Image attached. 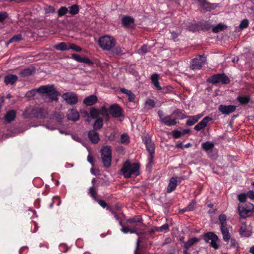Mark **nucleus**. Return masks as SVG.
<instances>
[{"instance_id":"1","label":"nucleus","mask_w":254,"mask_h":254,"mask_svg":"<svg viewBox=\"0 0 254 254\" xmlns=\"http://www.w3.org/2000/svg\"><path fill=\"white\" fill-rule=\"evenodd\" d=\"M49 114L47 109L40 107H35L33 109L28 107L25 109L23 113L24 118H36L38 119H45Z\"/></svg>"},{"instance_id":"2","label":"nucleus","mask_w":254,"mask_h":254,"mask_svg":"<svg viewBox=\"0 0 254 254\" xmlns=\"http://www.w3.org/2000/svg\"><path fill=\"white\" fill-rule=\"evenodd\" d=\"M139 169L137 163L131 164L128 161H126L121 169V172L125 178H129L131 175H138Z\"/></svg>"},{"instance_id":"3","label":"nucleus","mask_w":254,"mask_h":254,"mask_svg":"<svg viewBox=\"0 0 254 254\" xmlns=\"http://www.w3.org/2000/svg\"><path fill=\"white\" fill-rule=\"evenodd\" d=\"M38 91L39 93L47 95L52 100L57 101L58 99L59 92L53 85L41 86L38 88Z\"/></svg>"},{"instance_id":"4","label":"nucleus","mask_w":254,"mask_h":254,"mask_svg":"<svg viewBox=\"0 0 254 254\" xmlns=\"http://www.w3.org/2000/svg\"><path fill=\"white\" fill-rule=\"evenodd\" d=\"M101 159L104 166L109 168L111 166L112 161V150L110 146H103L101 149Z\"/></svg>"},{"instance_id":"5","label":"nucleus","mask_w":254,"mask_h":254,"mask_svg":"<svg viewBox=\"0 0 254 254\" xmlns=\"http://www.w3.org/2000/svg\"><path fill=\"white\" fill-rule=\"evenodd\" d=\"M99 44L103 50L110 51L115 46L116 41L112 37L104 36L99 38Z\"/></svg>"},{"instance_id":"6","label":"nucleus","mask_w":254,"mask_h":254,"mask_svg":"<svg viewBox=\"0 0 254 254\" xmlns=\"http://www.w3.org/2000/svg\"><path fill=\"white\" fill-rule=\"evenodd\" d=\"M206 59L203 55H198L192 60L190 68L193 70L200 69L206 62Z\"/></svg>"},{"instance_id":"7","label":"nucleus","mask_w":254,"mask_h":254,"mask_svg":"<svg viewBox=\"0 0 254 254\" xmlns=\"http://www.w3.org/2000/svg\"><path fill=\"white\" fill-rule=\"evenodd\" d=\"M227 217L224 214L220 215L219 220L221 224V231L223 235V238H230L231 236L229 232V227L227 225Z\"/></svg>"},{"instance_id":"8","label":"nucleus","mask_w":254,"mask_h":254,"mask_svg":"<svg viewBox=\"0 0 254 254\" xmlns=\"http://www.w3.org/2000/svg\"><path fill=\"white\" fill-rule=\"evenodd\" d=\"M120 224L122 226L121 230L124 233H137L141 228L145 226L144 224L143 225H137V223L129 224L127 226H124L121 221Z\"/></svg>"},{"instance_id":"9","label":"nucleus","mask_w":254,"mask_h":254,"mask_svg":"<svg viewBox=\"0 0 254 254\" xmlns=\"http://www.w3.org/2000/svg\"><path fill=\"white\" fill-rule=\"evenodd\" d=\"M158 115L160 118V121L168 126H174L177 124L175 118L172 117V114L170 116H165L163 112L161 110L158 111Z\"/></svg>"},{"instance_id":"10","label":"nucleus","mask_w":254,"mask_h":254,"mask_svg":"<svg viewBox=\"0 0 254 254\" xmlns=\"http://www.w3.org/2000/svg\"><path fill=\"white\" fill-rule=\"evenodd\" d=\"M254 208V205L250 202L247 203L245 205H239L238 211L239 215L242 218H246L248 216Z\"/></svg>"},{"instance_id":"11","label":"nucleus","mask_w":254,"mask_h":254,"mask_svg":"<svg viewBox=\"0 0 254 254\" xmlns=\"http://www.w3.org/2000/svg\"><path fill=\"white\" fill-rule=\"evenodd\" d=\"M208 81L212 84L222 83L224 84L230 82V79L227 76L224 74H217L213 75L209 78Z\"/></svg>"},{"instance_id":"12","label":"nucleus","mask_w":254,"mask_h":254,"mask_svg":"<svg viewBox=\"0 0 254 254\" xmlns=\"http://www.w3.org/2000/svg\"><path fill=\"white\" fill-rule=\"evenodd\" d=\"M62 98L69 105H74L78 102V98L76 95L73 92H66L62 96Z\"/></svg>"},{"instance_id":"13","label":"nucleus","mask_w":254,"mask_h":254,"mask_svg":"<svg viewBox=\"0 0 254 254\" xmlns=\"http://www.w3.org/2000/svg\"><path fill=\"white\" fill-rule=\"evenodd\" d=\"M239 232L242 237H250L252 235V228L250 225H248L246 222H244L242 223Z\"/></svg>"},{"instance_id":"14","label":"nucleus","mask_w":254,"mask_h":254,"mask_svg":"<svg viewBox=\"0 0 254 254\" xmlns=\"http://www.w3.org/2000/svg\"><path fill=\"white\" fill-rule=\"evenodd\" d=\"M144 239H137L134 254H145L144 250L147 247V244L144 242Z\"/></svg>"},{"instance_id":"15","label":"nucleus","mask_w":254,"mask_h":254,"mask_svg":"<svg viewBox=\"0 0 254 254\" xmlns=\"http://www.w3.org/2000/svg\"><path fill=\"white\" fill-rule=\"evenodd\" d=\"M110 114L114 118L123 117V110L122 108L117 104L110 106L109 108Z\"/></svg>"},{"instance_id":"16","label":"nucleus","mask_w":254,"mask_h":254,"mask_svg":"<svg viewBox=\"0 0 254 254\" xmlns=\"http://www.w3.org/2000/svg\"><path fill=\"white\" fill-rule=\"evenodd\" d=\"M143 140L145 144L146 149L149 153H154L155 145L148 135L144 136Z\"/></svg>"},{"instance_id":"17","label":"nucleus","mask_w":254,"mask_h":254,"mask_svg":"<svg viewBox=\"0 0 254 254\" xmlns=\"http://www.w3.org/2000/svg\"><path fill=\"white\" fill-rule=\"evenodd\" d=\"M236 106L235 105H220L219 107V110L223 114L229 115L235 112Z\"/></svg>"},{"instance_id":"18","label":"nucleus","mask_w":254,"mask_h":254,"mask_svg":"<svg viewBox=\"0 0 254 254\" xmlns=\"http://www.w3.org/2000/svg\"><path fill=\"white\" fill-rule=\"evenodd\" d=\"M123 25L126 28H132L134 25V18L127 15H124L121 19Z\"/></svg>"},{"instance_id":"19","label":"nucleus","mask_w":254,"mask_h":254,"mask_svg":"<svg viewBox=\"0 0 254 254\" xmlns=\"http://www.w3.org/2000/svg\"><path fill=\"white\" fill-rule=\"evenodd\" d=\"M169 231V225L168 224H165L160 227H152L148 230V232L150 234H154L156 232L166 233Z\"/></svg>"},{"instance_id":"20","label":"nucleus","mask_w":254,"mask_h":254,"mask_svg":"<svg viewBox=\"0 0 254 254\" xmlns=\"http://www.w3.org/2000/svg\"><path fill=\"white\" fill-rule=\"evenodd\" d=\"M67 119L72 121H76L79 120V114L75 109L69 110L67 113Z\"/></svg>"},{"instance_id":"21","label":"nucleus","mask_w":254,"mask_h":254,"mask_svg":"<svg viewBox=\"0 0 254 254\" xmlns=\"http://www.w3.org/2000/svg\"><path fill=\"white\" fill-rule=\"evenodd\" d=\"M16 115V112L14 110H9L6 112L4 116L5 122L9 123L14 120Z\"/></svg>"},{"instance_id":"22","label":"nucleus","mask_w":254,"mask_h":254,"mask_svg":"<svg viewBox=\"0 0 254 254\" xmlns=\"http://www.w3.org/2000/svg\"><path fill=\"white\" fill-rule=\"evenodd\" d=\"M211 120V118L209 117H205L194 127V129L196 130H200L204 128L207 126V123Z\"/></svg>"},{"instance_id":"23","label":"nucleus","mask_w":254,"mask_h":254,"mask_svg":"<svg viewBox=\"0 0 254 254\" xmlns=\"http://www.w3.org/2000/svg\"><path fill=\"white\" fill-rule=\"evenodd\" d=\"M71 57L73 59L79 63L86 64H92V62L88 58L86 57H82L80 55L76 54H72Z\"/></svg>"},{"instance_id":"24","label":"nucleus","mask_w":254,"mask_h":254,"mask_svg":"<svg viewBox=\"0 0 254 254\" xmlns=\"http://www.w3.org/2000/svg\"><path fill=\"white\" fill-rule=\"evenodd\" d=\"M98 99L96 96L92 95L86 97L83 100V103L86 106H92L97 102Z\"/></svg>"},{"instance_id":"25","label":"nucleus","mask_w":254,"mask_h":254,"mask_svg":"<svg viewBox=\"0 0 254 254\" xmlns=\"http://www.w3.org/2000/svg\"><path fill=\"white\" fill-rule=\"evenodd\" d=\"M177 186V178L173 177L170 180L169 185L167 189V192H171L174 190Z\"/></svg>"},{"instance_id":"26","label":"nucleus","mask_w":254,"mask_h":254,"mask_svg":"<svg viewBox=\"0 0 254 254\" xmlns=\"http://www.w3.org/2000/svg\"><path fill=\"white\" fill-rule=\"evenodd\" d=\"M88 137L90 140L93 143H97L99 140V135L94 130L89 131Z\"/></svg>"},{"instance_id":"27","label":"nucleus","mask_w":254,"mask_h":254,"mask_svg":"<svg viewBox=\"0 0 254 254\" xmlns=\"http://www.w3.org/2000/svg\"><path fill=\"white\" fill-rule=\"evenodd\" d=\"M17 80V77L15 75L10 74L4 77V82L6 84H13Z\"/></svg>"},{"instance_id":"28","label":"nucleus","mask_w":254,"mask_h":254,"mask_svg":"<svg viewBox=\"0 0 254 254\" xmlns=\"http://www.w3.org/2000/svg\"><path fill=\"white\" fill-rule=\"evenodd\" d=\"M159 76L157 74H153L151 76V79L152 83L154 84L155 88L157 90H161L162 89L161 87L159 85L158 82Z\"/></svg>"},{"instance_id":"29","label":"nucleus","mask_w":254,"mask_h":254,"mask_svg":"<svg viewBox=\"0 0 254 254\" xmlns=\"http://www.w3.org/2000/svg\"><path fill=\"white\" fill-rule=\"evenodd\" d=\"M128 224L137 223V225H143L142 219L139 216H135L127 220Z\"/></svg>"},{"instance_id":"30","label":"nucleus","mask_w":254,"mask_h":254,"mask_svg":"<svg viewBox=\"0 0 254 254\" xmlns=\"http://www.w3.org/2000/svg\"><path fill=\"white\" fill-rule=\"evenodd\" d=\"M175 118L176 121L177 119H183L187 117L183 113V112L180 110H176L172 113V117Z\"/></svg>"},{"instance_id":"31","label":"nucleus","mask_w":254,"mask_h":254,"mask_svg":"<svg viewBox=\"0 0 254 254\" xmlns=\"http://www.w3.org/2000/svg\"><path fill=\"white\" fill-rule=\"evenodd\" d=\"M69 43L61 42L55 46V48L59 51H63L69 50Z\"/></svg>"},{"instance_id":"32","label":"nucleus","mask_w":254,"mask_h":254,"mask_svg":"<svg viewBox=\"0 0 254 254\" xmlns=\"http://www.w3.org/2000/svg\"><path fill=\"white\" fill-rule=\"evenodd\" d=\"M202 8L205 9L206 11H209L211 7L209 6V4L207 3L205 0H193Z\"/></svg>"},{"instance_id":"33","label":"nucleus","mask_w":254,"mask_h":254,"mask_svg":"<svg viewBox=\"0 0 254 254\" xmlns=\"http://www.w3.org/2000/svg\"><path fill=\"white\" fill-rule=\"evenodd\" d=\"M237 100L241 104L245 105L248 103L250 101V98L248 96H239L237 97Z\"/></svg>"},{"instance_id":"34","label":"nucleus","mask_w":254,"mask_h":254,"mask_svg":"<svg viewBox=\"0 0 254 254\" xmlns=\"http://www.w3.org/2000/svg\"><path fill=\"white\" fill-rule=\"evenodd\" d=\"M103 125V119L101 118H97L93 125L94 129H99L102 127Z\"/></svg>"},{"instance_id":"35","label":"nucleus","mask_w":254,"mask_h":254,"mask_svg":"<svg viewBox=\"0 0 254 254\" xmlns=\"http://www.w3.org/2000/svg\"><path fill=\"white\" fill-rule=\"evenodd\" d=\"M210 239H205L206 243H208V241ZM211 242L210 243V246L215 250H218L219 248V239H210Z\"/></svg>"},{"instance_id":"36","label":"nucleus","mask_w":254,"mask_h":254,"mask_svg":"<svg viewBox=\"0 0 254 254\" xmlns=\"http://www.w3.org/2000/svg\"><path fill=\"white\" fill-rule=\"evenodd\" d=\"M32 70L29 68L21 70L19 72V74L22 77L28 76L32 74Z\"/></svg>"},{"instance_id":"37","label":"nucleus","mask_w":254,"mask_h":254,"mask_svg":"<svg viewBox=\"0 0 254 254\" xmlns=\"http://www.w3.org/2000/svg\"><path fill=\"white\" fill-rule=\"evenodd\" d=\"M226 27H227V26L220 23L212 28V31L214 33H216L220 31H223L224 29H226Z\"/></svg>"},{"instance_id":"38","label":"nucleus","mask_w":254,"mask_h":254,"mask_svg":"<svg viewBox=\"0 0 254 254\" xmlns=\"http://www.w3.org/2000/svg\"><path fill=\"white\" fill-rule=\"evenodd\" d=\"M79 12V7L77 4H73L69 7V12L72 15H75Z\"/></svg>"},{"instance_id":"39","label":"nucleus","mask_w":254,"mask_h":254,"mask_svg":"<svg viewBox=\"0 0 254 254\" xmlns=\"http://www.w3.org/2000/svg\"><path fill=\"white\" fill-rule=\"evenodd\" d=\"M202 147L206 151H208L214 147V144L212 142L206 141L202 144Z\"/></svg>"},{"instance_id":"40","label":"nucleus","mask_w":254,"mask_h":254,"mask_svg":"<svg viewBox=\"0 0 254 254\" xmlns=\"http://www.w3.org/2000/svg\"><path fill=\"white\" fill-rule=\"evenodd\" d=\"M64 117V114L59 113H55L53 115V119L56 120L59 123L62 122Z\"/></svg>"},{"instance_id":"41","label":"nucleus","mask_w":254,"mask_h":254,"mask_svg":"<svg viewBox=\"0 0 254 254\" xmlns=\"http://www.w3.org/2000/svg\"><path fill=\"white\" fill-rule=\"evenodd\" d=\"M99 110V115H101L109 119V113L108 109L104 106L102 107Z\"/></svg>"},{"instance_id":"42","label":"nucleus","mask_w":254,"mask_h":254,"mask_svg":"<svg viewBox=\"0 0 254 254\" xmlns=\"http://www.w3.org/2000/svg\"><path fill=\"white\" fill-rule=\"evenodd\" d=\"M199 239H189L188 242L185 245V248L188 250L195 243L197 242Z\"/></svg>"},{"instance_id":"43","label":"nucleus","mask_w":254,"mask_h":254,"mask_svg":"<svg viewBox=\"0 0 254 254\" xmlns=\"http://www.w3.org/2000/svg\"><path fill=\"white\" fill-rule=\"evenodd\" d=\"M68 11V8L65 6L61 7L58 10V15L59 17H61L64 15Z\"/></svg>"},{"instance_id":"44","label":"nucleus","mask_w":254,"mask_h":254,"mask_svg":"<svg viewBox=\"0 0 254 254\" xmlns=\"http://www.w3.org/2000/svg\"><path fill=\"white\" fill-rule=\"evenodd\" d=\"M90 115L92 118L96 119L99 115V110L95 108H92L90 110Z\"/></svg>"},{"instance_id":"45","label":"nucleus","mask_w":254,"mask_h":254,"mask_svg":"<svg viewBox=\"0 0 254 254\" xmlns=\"http://www.w3.org/2000/svg\"><path fill=\"white\" fill-rule=\"evenodd\" d=\"M145 106L148 109H152L155 107V102L152 99H148L145 102Z\"/></svg>"},{"instance_id":"46","label":"nucleus","mask_w":254,"mask_h":254,"mask_svg":"<svg viewBox=\"0 0 254 254\" xmlns=\"http://www.w3.org/2000/svg\"><path fill=\"white\" fill-rule=\"evenodd\" d=\"M121 142L123 144H127L129 143V137L127 134L124 133L121 135Z\"/></svg>"},{"instance_id":"47","label":"nucleus","mask_w":254,"mask_h":254,"mask_svg":"<svg viewBox=\"0 0 254 254\" xmlns=\"http://www.w3.org/2000/svg\"><path fill=\"white\" fill-rule=\"evenodd\" d=\"M125 50L122 49L121 47H116L113 50V53L116 54L117 55H122L125 53Z\"/></svg>"},{"instance_id":"48","label":"nucleus","mask_w":254,"mask_h":254,"mask_svg":"<svg viewBox=\"0 0 254 254\" xmlns=\"http://www.w3.org/2000/svg\"><path fill=\"white\" fill-rule=\"evenodd\" d=\"M196 122H197V121L193 116H190L189 117V120L187 122V125L189 126H191Z\"/></svg>"},{"instance_id":"49","label":"nucleus","mask_w":254,"mask_h":254,"mask_svg":"<svg viewBox=\"0 0 254 254\" xmlns=\"http://www.w3.org/2000/svg\"><path fill=\"white\" fill-rule=\"evenodd\" d=\"M203 237L204 238H218L216 235L211 232L204 233Z\"/></svg>"},{"instance_id":"50","label":"nucleus","mask_w":254,"mask_h":254,"mask_svg":"<svg viewBox=\"0 0 254 254\" xmlns=\"http://www.w3.org/2000/svg\"><path fill=\"white\" fill-rule=\"evenodd\" d=\"M22 39V36L21 34L14 35L10 40L9 42L12 43L14 42H19Z\"/></svg>"},{"instance_id":"51","label":"nucleus","mask_w":254,"mask_h":254,"mask_svg":"<svg viewBox=\"0 0 254 254\" xmlns=\"http://www.w3.org/2000/svg\"><path fill=\"white\" fill-rule=\"evenodd\" d=\"M37 92L39 93L38 88L34 89L28 91L26 94V96L28 97L34 96Z\"/></svg>"},{"instance_id":"52","label":"nucleus","mask_w":254,"mask_h":254,"mask_svg":"<svg viewBox=\"0 0 254 254\" xmlns=\"http://www.w3.org/2000/svg\"><path fill=\"white\" fill-rule=\"evenodd\" d=\"M69 49H71L76 52H80L81 51V48L80 47L77 46L74 44H72L70 43L69 45Z\"/></svg>"},{"instance_id":"53","label":"nucleus","mask_w":254,"mask_h":254,"mask_svg":"<svg viewBox=\"0 0 254 254\" xmlns=\"http://www.w3.org/2000/svg\"><path fill=\"white\" fill-rule=\"evenodd\" d=\"M59 250L61 252L66 253L68 250V247L66 244L61 243L59 245Z\"/></svg>"},{"instance_id":"54","label":"nucleus","mask_w":254,"mask_h":254,"mask_svg":"<svg viewBox=\"0 0 254 254\" xmlns=\"http://www.w3.org/2000/svg\"><path fill=\"white\" fill-rule=\"evenodd\" d=\"M89 193L91 196L94 198V199L96 201L98 198L96 196L97 192L96 190L93 187H91L89 189Z\"/></svg>"},{"instance_id":"55","label":"nucleus","mask_w":254,"mask_h":254,"mask_svg":"<svg viewBox=\"0 0 254 254\" xmlns=\"http://www.w3.org/2000/svg\"><path fill=\"white\" fill-rule=\"evenodd\" d=\"M249 25V21L245 19H243L240 24V28L241 29L246 28Z\"/></svg>"},{"instance_id":"56","label":"nucleus","mask_w":254,"mask_h":254,"mask_svg":"<svg viewBox=\"0 0 254 254\" xmlns=\"http://www.w3.org/2000/svg\"><path fill=\"white\" fill-rule=\"evenodd\" d=\"M195 203V202L192 200L188 206L186 207V210H189V211H191L193 210Z\"/></svg>"},{"instance_id":"57","label":"nucleus","mask_w":254,"mask_h":254,"mask_svg":"<svg viewBox=\"0 0 254 254\" xmlns=\"http://www.w3.org/2000/svg\"><path fill=\"white\" fill-rule=\"evenodd\" d=\"M224 240L226 242H228L230 239H224ZM230 244H231V246H232L234 248H237L238 247V244L237 242H236L235 239H230Z\"/></svg>"},{"instance_id":"58","label":"nucleus","mask_w":254,"mask_h":254,"mask_svg":"<svg viewBox=\"0 0 254 254\" xmlns=\"http://www.w3.org/2000/svg\"><path fill=\"white\" fill-rule=\"evenodd\" d=\"M247 196L245 193H242L238 195V200L241 202H244L246 201Z\"/></svg>"},{"instance_id":"59","label":"nucleus","mask_w":254,"mask_h":254,"mask_svg":"<svg viewBox=\"0 0 254 254\" xmlns=\"http://www.w3.org/2000/svg\"><path fill=\"white\" fill-rule=\"evenodd\" d=\"M45 11L47 13H54L55 12V9L53 6H48L45 7Z\"/></svg>"},{"instance_id":"60","label":"nucleus","mask_w":254,"mask_h":254,"mask_svg":"<svg viewBox=\"0 0 254 254\" xmlns=\"http://www.w3.org/2000/svg\"><path fill=\"white\" fill-rule=\"evenodd\" d=\"M182 134L183 133L179 130H175L173 131V136L176 138L180 137Z\"/></svg>"},{"instance_id":"61","label":"nucleus","mask_w":254,"mask_h":254,"mask_svg":"<svg viewBox=\"0 0 254 254\" xmlns=\"http://www.w3.org/2000/svg\"><path fill=\"white\" fill-rule=\"evenodd\" d=\"M96 201L98 202L99 204L103 208H105L107 205L106 202L104 200L97 199Z\"/></svg>"},{"instance_id":"62","label":"nucleus","mask_w":254,"mask_h":254,"mask_svg":"<svg viewBox=\"0 0 254 254\" xmlns=\"http://www.w3.org/2000/svg\"><path fill=\"white\" fill-rule=\"evenodd\" d=\"M128 100L129 102H133L135 99V95L131 91L128 95Z\"/></svg>"},{"instance_id":"63","label":"nucleus","mask_w":254,"mask_h":254,"mask_svg":"<svg viewBox=\"0 0 254 254\" xmlns=\"http://www.w3.org/2000/svg\"><path fill=\"white\" fill-rule=\"evenodd\" d=\"M7 15L5 12H0V22L3 21L6 17Z\"/></svg>"},{"instance_id":"64","label":"nucleus","mask_w":254,"mask_h":254,"mask_svg":"<svg viewBox=\"0 0 254 254\" xmlns=\"http://www.w3.org/2000/svg\"><path fill=\"white\" fill-rule=\"evenodd\" d=\"M248 196L252 199H254V191H249L248 193Z\"/></svg>"}]
</instances>
